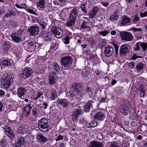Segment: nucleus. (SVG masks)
Wrapping results in <instances>:
<instances>
[{
  "mask_svg": "<svg viewBox=\"0 0 147 147\" xmlns=\"http://www.w3.org/2000/svg\"><path fill=\"white\" fill-rule=\"evenodd\" d=\"M57 94L56 91L55 90H53L51 92V94L50 98L52 100L55 99L57 96Z\"/></svg>",
  "mask_w": 147,
  "mask_h": 147,
  "instance_id": "obj_32",
  "label": "nucleus"
},
{
  "mask_svg": "<svg viewBox=\"0 0 147 147\" xmlns=\"http://www.w3.org/2000/svg\"><path fill=\"white\" fill-rule=\"evenodd\" d=\"M24 143V140L23 137L19 138L17 139L15 145L17 147H21Z\"/></svg>",
  "mask_w": 147,
  "mask_h": 147,
  "instance_id": "obj_16",
  "label": "nucleus"
},
{
  "mask_svg": "<svg viewBox=\"0 0 147 147\" xmlns=\"http://www.w3.org/2000/svg\"><path fill=\"white\" fill-rule=\"evenodd\" d=\"M45 0H40L37 3V6L38 8H43L45 6Z\"/></svg>",
  "mask_w": 147,
  "mask_h": 147,
  "instance_id": "obj_30",
  "label": "nucleus"
},
{
  "mask_svg": "<svg viewBox=\"0 0 147 147\" xmlns=\"http://www.w3.org/2000/svg\"><path fill=\"white\" fill-rule=\"evenodd\" d=\"M86 124L87 127L90 128L96 127L98 123L96 121H94L92 122H86Z\"/></svg>",
  "mask_w": 147,
  "mask_h": 147,
  "instance_id": "obj_28",
  "label": "nucleus"
},
{
  "mask_svg": "<svg viewBox=\"0 0 147 147\" xmlns=\"http://www.w3.org/2000/svg\"><path fill=\"white\" fill-rule=\"evenodd\" d=\"M98 33L103 36H105L109 33V32L107 30H105L102 31H99Z\"/></svg>",
  "mask_w": 147,
  "mask_h": 147,
  "instance_id": "obj_42",
  "label": "nucleus"
},
{
  "mask_svg": "<svg viewBox=\"0 0 147 147\" xmlns=\"http://www.w3.org/2000/svg\"><path fill=\"white\" fill-rule=\"evenodd\" d=\"M120 34L121 40H123L131 41L132 40L133 38L132 34L129 32H120Z\"/></svg>",
  "mask_w": 147,
  "mask_h": 147,
  "instance_id": "obj_2",
  "label": "nucleus"
},
{
  "mask_svg": "<svg viewBox=\"0 0 147 147\" xmlns=\"http://www.w3.org/2000/svg\"><path fill=\"white\" fill-rule=\"evenodd\" d=\"M140 16L141 18H144L147 16V10L144 12H140Z\"/></svg>",
  "mask_w": 147,
  "mask_h": 147,
  "instance_id": "obj_44",
  "label": "nucleus"
},
{
  "mask_svg": "<svg viewBox=\"0 0 147 147\" xmlns=\"http://www.w3.org/2000/svg\"><path fill=\"white\" fill-rule=\"evenodd\" d=\"M31 108V106L29 105L26 106L24 108V112H25L27 113V116H28L30 114Z\"/></svg>",
  "mask_w": 147,
  "mask_h": 147,
  "instance_id": "obj_31",
  "label": "nucleus"
},
{
  "mask_svg": "<svg viewBox=\"0 0 147 147\" xmlns=\"http://www.w3.org/2000/svg\"><path fill=\"white\" fill-rule=\"evenodd\" d=\"M140 19V18L137 15L135 16L133 20V23L135 24L136 22H137L139 21Z\"/></svg>",
  "mask_w": 147,
  "mask_h": 147,
  "instance_id": "obj_46",
  "label": "nucleus"
},
{
  "mask_svg": "<svg viewBox=\"0 0 147 147\" xmlns=\"http://www.w3.org/2000/svg\"><path fill=\"white\" fill-rule=\"evenodd\" d=\"M140 57H141L140 56H137L136 55H133V56L132 57L131 59L133 60H135L136 59L138 58H140Z\"/></svg>",
  "mask_w": 147,
  "mask_h": 147,
  "instance_id": "obj_64",
  "label": "nucleus"
},
{
  "mask_svg": "<svg viewBox=\"0 0 147 147\" xmlns=\"http://www.w3.org/2000/svg\"><path fill=\"white\" fill-rule=\"evenodd\" d=\"M139 45H140V43L139 42H137L136 44V47L135 48V50L136 51H138L140 49V47L139 46Z\"/></svg>",
  "mask_w": 147,
  "mask_h": 147,
  "instance_id": "obj_56",
  "label": "nucleus"
},
{
  "mask_svg": "<svg viewBox=\"0 0 147 147\" xmlns=\"http://www.w3.org/2000/svg\"><path fill=\"white\" fill-rule=\"evenodd\" d=\"M5 131L6 134L10 138H12L14 137V135L12 130L9 127H6Z\"/></svg>",
  "mask_w": 147,
  "mask_h": 147,
  "instance_id": "obj_17",
  "label": "nucleus"
},
{
  "mask_svg": "<svg viewBox=\"0 0 147 147\" xmlns=\"http://www.w3.org/2000/svg\"><path fill=\"white\" fill-rule=\"evenodd\" d=\"M39 128L40 130L44 132L48 131L49 130V125L47 120L44 118L41 119L38 122Z\"/></svg>",
  "mask_w": 147,
  "mask_h": 147,
  "instance_id": "obj_1",
  "label": "nucleus"
},
{
  "mask_svg": "<svg viewBox=\"0 0 147 147\" xmlns=\"http://www.w3.org/2000/svg\"><path fill=\"white\" fill-rule=\"evenodd\" d=\"M98 10V8L97 7H94L93 9L90 11L89 13V18H93L96 15Z\"/></svg>",
  "mask_w": 147,
  "mask_h": 147,
  "instance_id": "obj_14",
  "label": "nucleus"
},
{
  "mask_svg": "<svg viewBox=\"0 0 147 147\" xmlns=\"http://www.w3.org/2000/svg\"><path fill=\"white\" fill-rule=\"evenodd\" d=\"M11 37L12 40L16 42H20L22 41L21 36H19L18 34L16 33L11 34Z\"/></svg>",
  "mask_w": 147,
  "mask_h": 147,
  "instance_id": "obj_9",
  "label": "nucleus"
},
{
  "mask_svg": "<svg viewBox=\"0 0 147 147\" xmlns=\"http://www.w3.org/2000/svg\"><path fill=\"white\" fill-rule=\"evenodd\" d=\"M131 19L130 18L126 16H123L122 18L121 21V24L122 25H124L130 22Z\"/></svg>",
  "mask_w": 147,
  "mask_h": 147,
  "instance_id": "obj_19",
  "label": "nucleus"
},
{
  "mask_svg": "<svg viewBox=\"0 0 147 147\" xmlns=\"http://www.w3.org/2000/svg\"><path fill=\"white\" fill-rule=\"evenodd\" d=\"M109 101L108 98L105 96V97H102L100 100V102H107Z\"/></svg>",
  "mask_w": 147,
  "mask_h": 147,
  "instance_id": "obj_48",
  "label": "nucleus"
},
{
  "mask_svg": "<svg viewBox=\"0 0 147 147\" xmlns=\"http://www.w3.org/2000/svg\"><path fill=\"white\" fill-rule=\"evenodd\" d=\"M94 117L95 120L97 121H102L104 118V116L101 112H97Z\"/></svg>",
  "mask_w": 147,
  "mask_h": 147,
  "instance_id": "obj_12",
  "label": "nucleus"
},
{
  "mask_svg": "<svg viewBox=\"0 0 147 147\" xmlns=\"http://www.w3.org/2000/svg\"><path fill=\"white\" fill-rule=\"evenodd\" d=\"M31 76V74H20V77L23 78H26Z\"/></svg>",
  "mask_w": 147,
  "mask_h": 147,
  "instance_id": "obj_52",
  "label": "nucleus"
},
{
  "mask_svg": "<svg viewBox=\"0 0 147 147\" xmlns=\"http://www.w3.org/2000/svg\"><path fill=\"white\" fill-rule=\"evenodd\" d=\"M145 90L143 89H140V96L142 97H144L145 94Z\"/></svg>",
  "mask_w": 147,
  "mask_h": 147,
  "instance_id": "obj_49",
  "label": "nucleus"
},
{
  "mask_svg": "<svg viewBox=\"0 0 147 147\" xmlns=\"http://www.w3.org/2000/svg\"><path fill=\"white\" fill-rule=\"evenodd\" d=\"M82 114V111L81 109L75 110L72 114V117L73 120H76L79 115Z\"/></svg>",
  "mask_w": 147,
  "mask_h": 147,
  "instance_id": "obj_8",
  "label": "nucleus"
},
{
  "mask_svg": "<svg viewBox=\"0 0 147 147\" xmlns=\"http://www.w3.org/2000/svg\"><path fill=\"white\" fill-rule=\"evenodd\" d=\"M86 92H88L89 95L92 94V90L89 87H87Z\"/></svg>",
  "mask_w": 147,
  "mask_h": 147,
  "instance_id": "obj_57",
  "label": "nucleus"
},
{
  "mask_svg": "<svg viewBox=\"0 0 147 147\" xmlns=\"http://www.w3.org/2000/svg\"><path fill=\"white\" fill-rule=\"evenodd\" d=\"M32 70L31 68H27L23 71L22 74H32Z\"/></svg>",
  "mask_w": 147,
  "mask_h": 147,
  "instance_id": "obj_37",
  "label": "nucleus"
},
{
  "mask_svg": "<svg viewBox=\"0 0 147 147\" xmlns=\"http://www.w3.org/2000/svg\"><path fill=\"white\" fill-rule=\"evenodd\" d=\"M119 18L118 11L117 10H115L113 13L111 14L110 17V20L111 21L113 22L114 20H117Z\"/></svg>",
  "mask_w": 147,
  "mask_h": 147,
  "instance_id": "obj_18",
  "label": "nucleus"
},
{
  "mask_svg": "<svg viewBox=\"0 0 147 147\" xmlns=\"http://www.w3.org/2000/svg\"><path fill=\"white\" fill-rule=\"evenodd\" d=\"M72 62V60L71 57L67 56L63 57L61 59V64L65 67L70 65Z\"/></svg>",
  "mask_w": 147,
  "mask_h": 147,
  "instance_id": "obj_3",
  "label": "nucleus"
},
{
  "mask_svg": "<svg viewBox=\"0 0 147 147\" xmlns=\"http://www.w3.org/2000/svg\"><path fill=\"white\" fill-rule=\"evenodd\" d=\"M2 64L4 66H9L11 65V63L10 61L8 60H5L2 62Z\"/></svg>",
  "mask_w": 147,
  "mask_h": 147,
  "instance_id": "obj_40",
  "label": "nucleus"
},
{
  "mask_svg": "<svg viewBox=\"0 0 147 147\" xmlns=\"http://www.w3.org/2000/svg\"><path fill=\"white\" fill-rule=\"evenodd\" d=\"M144 67V65L143 63L141 62L138 63L136 66V68L138 71H140L141 70H143V68Z\"/></svg>",
  "mask_w": 147,
  "mask_h": 147,
  "instance_id": "obj_29",
  "label": "nucleus"
},
{
  "mask_svg": "<svg viewBox=\"0 0 147 147\" xmlns=\"http://www.w3.org/2000/svg\"><path fill=\"white\" fill-rule=\"evenodd\" d=\"M78 13V10L76 7H74L71 11L69 16V18H72L76 20L77 14Z\"/></svg>",
  "mask_w": 147,
  "mask_h": 147,
  "instance_id": "obj_15",
  "label": "nucleus"
},
{
  "mask_svg": "<svg viewBox=\"0 0 147 147\" xmlns=\"http://www.w3.org/2000/svg\"><path fill=\"white\" fill-rule=\"evenodd\" d=\"M13 78L12 74H4L2 77V80L12 82Z\"/></svg>",
  "mask_w": 147,
  "mask_h": 147,
  "instance_id": "obj_11",
  "label": "nucleus"
},
{
  "mask_svg": "<svg viewBox=\"0 0 147 147\" xmlns=\"http://www.w3.org/2000/svg\"><path fill=\"white\" fill-rule=\"evenodd\" d=\"M113 49L112 47L109 45H107L105 47L104 53L106 57H109L113 54Z\"/></svg>",
  "mask_w": 147,
  "mask_h": 147,
  "instance_id": "obj_5",
  "label": "nucleus"
},
{
  "mask_svg": "<svg viewBox=\"0 0 147 147\" xmlns=\"http://www.w3.org/2000/svg\"><path fill=\"white\" fill-rule=\"evenodd\" d=\"M128 106L129 104L127 102L126 103H125L123 107L121 108H123V109H125V110H128L129 109Z\"/></svg>",
  "mask_w": 147,
  "mask_h": 147,
  "instance_id": "obj_50",
  "label": "nucleus"
},
{
  "mask_svg": "<svg viewBox=\"0 0 147 147\" xmlns=\"http://www.w3.org/2000/svg\"><path fill=\"white\" fill-rule=\"evenodd\" d=\"M90 147H103V145L101 142L94 141L90 142Z\"/></svg>",
  "mask_w": 147,
  "mask_h": 147,
  "instance_id": "obj_21",
  "label": "nucleus"
},
{
  "mask_svg": "<svg viewBox=\"0 0 147 147\" xmlns=\"http://www.w3.org/2000/svg\"><path fill=\"white\" fill-rule=\"evenodd\" d=\"M52 68L54 69L57 71H58L60 70V68L58 64L56 63H54L53 64Z\"/></svg>",
  "mask_w": 147,
  "mask_h": 147,
  "instance_id": "obj_38",
  "label": "nucleus"
},
{
  "mask_svg": "<svg viewBox=\"0 0 147 147\" xmlns=\"http://www.w3.org/2000/svg\"><path fill=\"white\" fill-rule=\"evenodd\" d=\"M129 47L127 44H124L122 45L119 49L120 53L122 55L127 53L129 51Z\"/></svg>",
  "mask_w": 147,
  "mask_h": 147,
  "instance_id": "obj_6",
  "label": "nucleus"
},
{
  "mask_svg": "<svg viewBox=\"0 0 147 147\" xmlns=\"http://www.w3.org/2000/svg\"><path fill=\"white\" fill-rule=\"evenodd\" d=\"M69 38L68 37H67L65 38L64 43L66 44H68L69 43Z\"/></svg>",
  "mask_w": 147,
  "mask_h": 147,
  "instance_id": "obj_62",
  "label": "nucleus"
},
{
  "mask_svg": "<svg viewBox=\"0 0 147 147\" xmlns=\"http://www.w3.org/2000/svg\"><path fill=\"white\" fill-rule=\"evenodd\" d=\"M56 74H51V75L49 77V82L50 84H55L56 80Z\"/></svg>",
  "mask_w": 147,
  "mask_h": 147,
  "instance_id": "obj_26",
  "label": "nucleus"
},
{
  "mask_svg": "<svg viewBox=\"0 0 147 147\" xmlns=\"http://www.w3.org/2000/svg\"><path fill=\"white\" fill-rule=\"evenodd\" d=\"M109 147H120L118 143L115 141L110 142Z\"/></svg>",
  "mask_w": 147,
  "mask_h": 147,
  "instance_id": "obj_36",
  "label": "nucleus"
},
{
  "mask_svg": "<svg viewBox=\"0 0 147 147\" xmlns=\"http://www.w3.org/2000/svg\"><path fill=\"white\" fill-rule=\"evenodd\" d=\"M89 42L90 45H94L96 44V42L95 40L93 39H90L89 40Z\"/></svg>",
  "mask_w": 147,
  "mask_h": 147,
  "instance_id": "obj_55",
  "label": "nucleus"
},
{
  "mask_svg": "<svg viewBox=\"0 0 147 147\" xmlns=\"http://www.w3.org/2000/svg\"><path fill=\"white\" fill-rule=\"evenodd\" d=\"M129 67L131 69H133L134 66V61L130 62L128 65Z\"/></svg>",
  "mask_w": 147,
  "mask_h": 147,
  "instance_id": "obj_54",
  "label": "nucleus"
},
{
  "mask_svg": "<svg viewBox=\"0 0 147 147\" xmlns=\"http://www.w3.org/2000/svg\"><path fill=\"white\" fill-rule=\"evenodd\" d=\"M80 7L81 8L83 11L85 13H87V12L86 9V6L85 3L82 4Z\"/></svg>",
  "mask_w": 147,
  "mask_h": 147,
  "instance_id": "obj_39",
  "label": "nucleus"
},
{
  "mask_svg": "<svg viewBox=\"0 0 147 147\" xmlns=\"http://www.w3.org/2000/svg\"><path fill=\"white\" fill-rule=\"evenodd\" d=\"M43 37L47 41L50 40L51 39V36L49 33H46L43 34Z\"/></svg>",
  "mask_w": 147,
  "mask_h": 147,
  "instance_id": "obj_33",
  "label": "nucleus"
},
{
  "mask_svg": "<svg viewBox=\"0 0 147 147\" xmlns=\"http://www.w3.org/2000/svg\"><path fill=\"white\" fill-rule=\"evenodd\" d=\"M140 46L142 47L143 50L146 51L147 49V42H140Z\"/></svg>",
  "mask_w": 147,
  "mask_h": 147,
  "instance_id": "obj_34",
  "label": "nucleus"
},
{
  "mask_svg": "<svg viewBox=\"0 0 147 147\" xmlns=\"http://www.w3.org/2000/svg\"><path fill=\"white\" fill-rule=\"evenodd\" d=\"M36 139L40 142H46L48 140V138L40 134H38L37 135Z\"/></svg>",
  "mask_w": 147,
  "mask_h": 147,
  "instance_id": "obj_22",
  "label": "nucleus"
},
{
  "mask_svg": "<svg viewBox=\"0 0 147 147\" xmlns=\"http://www.w3.org/2000/svg\"><path fill=\"white\" fill-rule=\"evenodd\" d=\"M36 93L33 94V98L36 99V98L39 97L42 94V93L41 92H38L36 95H35Z\"/></svg>",
  "mask_w": 147,
  "mask_h": 147,
  "instance_id": "obj_43",
  "label": "nucleus"
},
{
  "mask_svg": "<svg viewBox=\"0 0 147 147\" xmlns=\"http://www.w3.org/2000/svg\"><path fill=\"white\" fill-rule=\"evenodd\" d=\"M37 109L36 108H34L32 110V114L33 115L35 116H36L37 115Z\"/></svg>",
  "mask_w": 147,
  "mask_h": 147,
  "instance_id": "obj_60",
  "label": "nucleus"
},
{
  "mask_svg": "<svg viewBox=\"0 0 147 147\" xmlns=\"http://www.w3.org/2000/svg\"><path fill=\"white\" fill-rule=\"evenodd\" d=\"M51 31L52 33L54 34L56 37L59 38L62 37L63 31L60 28L52 26L51 27Z\"/></svg>",
  "mask_w": 147,
  "mask_h": 147,
  "instance_id": "obj_4",
  "label": "nucleus"
},
{
  "mask_svg": "<svg viewBox=\"0 0 147 147\" xmlns=\"http://www.w3.org/2000/svg\"><path fill=\"white\" fill-rule=\"evenodd\" d=\"M132 30L135 32H137V31H142V30L141 28H136L135 27H133L131 28Z\"/></svg>",
  "mask_w": 147,
  "mask_h": 147,
  "instance_id": "obj_53",
  "label": "nucleus"
},
{
  "mask_svg": "<svg viewBox=\"0 0 147 147\" xmlns=\"http://www.w3.org/2000/svg\"><path fill=\"white\" fill-rule=\"evenodd\" d=\"M93 103L92 100H90L85 105L84 109V111L88 112L90 110L91 107L92 106Z\"/></svg>",
  "mask_w": 147,
  "mask_h": 147,
  "instance_id": "obj_20",
  "label": "nucleus"
},
{
  "mask_svg": "<svg viewBox=\"0 0 147 147\" xmlns=\"http://www.w3.org/2000/svg\"><path fill=\"white\" fill-rule=\"evenodd\" d=\"M11 82H10L7 81H6L2 80L1 85L2 86L5 88H9L10 86Z\"/></svg>",
  "mask_w": 147,
  "mask_h": 147,
  "instance_id": "obj_27",
  "label": "nucleus"
},
{
  "mask_svg": "<svg viewBox=\"0 0 147 147\" xmlns=\"http://www.w3.org/2000/svg\"><path fill=\"white\" fill-rule=\"evenodd\" d=\"M87 25L86 23L85 22H83L81 26V28L84 29H86L87 28Z\"/></svg>",
  "mask_w": 147,
  "mask_h": 147,
  "instance_id": "obj_61",
  "label": "nucleus"
},
{
  "mask_svg": "<svg viewBox=\"0 0 147 147\" xmlns=\"http://www.w3.org/2000/svg\"><path fill=\"white\" fill-rule=\"evenodd\" d=\"M82 90V87L80 85H78L76 88H74V92L77 94H81Z\"/></svg>",
  "mask_w": 147,
  "mask_h": 147,
  "instance_id": "obj_25",
  "label": "nucleus"
},
{
  "mask_svg": "<svg viewBox=\"0 0 147 147\" xmlns=\"http://www.w3.org/2000/svg\"><path fill=\"white\" fill-rule=\"evenodd\" d=\"M127 110H125L123 108H121L120 109V112L124 115H128V113L127 112Z\"/></svg>",
  "mask_w": 147,
  "mask_h": 147,
  "instance_id": "obj_45",
  "label": "nucleus"
},
{
  "mask_svg": "<svg viewBox=\"0 0 147 147\" xmlns=\"http://www.w3.org/2000/svg\"><path fill=\"white\" fill-rule=\"evenodd\" d=\"M76 20L69 18V20L66 23V26L67 27L72 28L75 24Z\"/></svg>",
  "mask_w": 147,
  "mask_h": 147,
  "instance_id": "obj_23",
  "label": "nucleus"
},
{
  "mask_svg": "<svg viewBox=\"0 0 147 147\" xmlns=\"http://www.w3.org/2000/svg\"><path fill=\"white\" fill-rule=\"evenodd\" d=\"M7 144V142L5 140H3L0 142V145L2 147H5Z\"/></svg>",
  "mask_w": 147,
  "mask_h": 147,
  "instance_id": "obj_47",
  "label": "nucleus"
},
{
  "mask_svg": "<svg viewBox=\"0 0 147 147\" xmlns=\"http://www.w3.org/2000/svg\"><path fill=\"white\" fill-rule=\"evenodd\" d=\"M63 138V136L61 135H59L55 139L56 141L62 140Z\"/></svg>",
  "mask_w": 147,
  "mask_h": 147,
  "instance_id": "obj_58",
  "label": "nucleus"
},
{
  "mask_svg": "<svg viewBox=\"0 0 147 147\" xmlns=\"http://www.w3.org/2000/svg\"><path fill=\"white\" fill-rule=\"evenodd\" d=\"M101 4L105 7H107L109 5L108 2H102L101 3Z\"/></svg>",
  "mask_w": 147,
  "mask_h": 147,
  "instance_id": "obj_63",
  "label": "nucleus"
},
{
  "mask_svg": "<svg viewBox=\"0 0 147 147\" xmlns=\"http://www.w3.org/2000/svg\"><path fill=\"white\" fill-rule=\"evenodd\" d=\"M26 91V90L25 88L20 87L18 89L17 92V95L20 97L24 96Z\"/></svg>",
  "mask_w": 147,
  "mask_h": 147,
  "instance_id": "obj_10",
  "label": "nucleus"
},
{
  "mask_svg": "<svg viewBox=\"0 0 147 147\" xmlns=\"http://www.w3.org/2000/svg\"><path fill=\"white\" fill-rule=\"evenodd\" d=\"M16 6L19 8L20 9H26V8H27V7L25 4H21L20 5H19L18 4H15Z\"/></svg>",
  "mask_w": 147,
  "mask_h": 147,
  "instance_id": "obj_41",
  "label": "nucleus"
},
{
  "mask_svg": "<svg viewBox=\"0 0 147 147\" xmlns=\"http://www.w3.org/2000/svg\"><path fill=\"white\" fill-rule=\"evenodd\" d=\"M27 11L29 12L30 13L34 15H36L37 14V13L34 12L33 10L31 9H26Z\"/></svg>",
  "mask_w": 147,
  "mask_h": 147,
  "instance_id": "obj_59",
  "label": "nucleus"
},
{
  "mask_svg": "<svg viewBox=\"0 0 147 147\" xmlns=\"http://www.w3.org/2000/svg\"><path fill=\"white\" fill-rule=\"evenodd\" d=\"M29 32L32 35H35L37 34L39 31L38 27L36 26H32L28 29Z\"/></svg>",
  "mask_w": 147,
  "mask_h": 147,
  "instance_id": "obj_7",
  "label": "nucleus"
},
{
  "mask_svg": "<svg viewBox=\"0 0 147 147\" xmlns=\"http://www.w3.org/2000/svg\"><path fill=\"white\" fill-rule=\"evenodd\" d=\"M56 102L65 107H66L69 104L67 100L65 99L58 98Z\"/></svg>",
  "mask_w": 147,
  "mask_h": 147,
  "instance_id": "obj_13",
  "label": "nucleus"
},
{
  "mask_svg": "<svg viewBox=\"0 0 147 147\" xmlns=\"http://www.w3.org/2000/svg\"><path fill=\"white\" fill-rule=\"evenodd\" d=\"M2 48L4 51H7L10 48V43L9 42H4L3 43Z\"/></svg>",
  "mask_w": 147,
  "mask_h": 147,
  "instance_id": "obj_24",
  "label": "nucleus"
},
{
  "mask_svg": "<svg viewBox=\"0 0 147 147\" xmlns=\"http://www.w3.org/2000/svg\"><path fill=\"white\" fill-rule=\"evenodd\" d=\"M57 44L56 42H53L52 44V45L51 47V49H54L55 50L57 48Z\"/></svg>",
  "mask_w": 147,
  "mask_h": 147,
  "instance_id": "obj_51",
  "label": "nucleus"
},
{
  "mask_svg": "<svg viewBox=\"0 0 147 147\" xmlns=\"http://www.w3.org/2000/svg\"><path fill=\"white\" fill-rule=\"evenodd\" d=\"M15 14V12L13 11H9L8 13L5 15V17L6 18H10L12 15L14 16Z\"/></svg>",
  "mask_w": 147,
  "mask_h": 147,
  "instance_id": "obj_35",
  "label": "nucleus"
}]
</instances>
